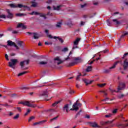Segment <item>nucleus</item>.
<instances>
[{
    "mask_svg": "<svg viewBox=\"0 0 128 128\" xmlns=\"http://www.w3.org/2000/svg\"><path fill=\"white\" fill-rule=\"evenodd\" d=\"M70 60H72V62L69 63L68 66H76V64H78V62H82V59H80V57L72 58Z\"/></svg>",
    "mask_w": 128,
    "mask_h": 128,
    "instance_id": "1",
    "label": "nucleus"
},
{
    "mask_svg": "<svg viewBox=\"0 0 128 128\" xmlns=\"http://www.w3.org/2000/svg\"><path fill=\"white\" fill-rule=\"evenodd\" d=\"M32 102H34L24 101L19 102L18 104H23V106H30V108H36V104H32Z\"/></svg>",
    "mask_w": 128,
    "mask_h": 128,
    "instance_id": "2",
    "label": "nucleus"
},
{
    "mask_svg": "<svg viewBox=\"0 0 128 128\" xmlns=\"http://www.w3.org/2000/svg\"><path fill=\"white\" fill-rule=\"evenodd\" d=\"M10 62H8V66L12 68H16V65L18 63L17 59H11Z\"/></svg>",
    "mask_w": 128,
    "mask_h": 128,
    "instance_id": "3",
    "label": "nucleus"
},
{
    "mask_svg": "<svg viewBox=\"0 0 128 128\" xmlns=\"http://www.w3.org/2000/svg\"><path fill=\"white\" fill-rule=\"evenodd\" d=\"M79 108H81V106H82V104L80 103H78V101L73 104L72 108L70 109V110H78Z\"/></svg>",
    "mask_w": 128,
    "mask_h": 128,
    "instance_id": "4",
    "label": "nucleus"
},
{
    "mask_svg": "<svg viewBox=\"0 0 128 128\" xmlns=\"http://www.w3.org/2000/svg\"><path fill=\"white\" fill-rule=\"evenodd\" d=\"M118 62H120L117 61L109 69L104 70V74H108V72H110L111 70H112V68H116V66L118 64Z\"/></svg>",
    "mask_w": 128,
    "mask_h": 128,
    "instance_id": "5",
    "label": "nucleus"
},
{
    "mask_svg": "<svg viewBox=\"0 0 128 128\" xmlns=\"http://www.w3.org/2000/svg\"><path fill=\"white\" fill-rule=\"evenodd\" d=\"M7 43H8V46H14L16 50H20V48H18V46L16 44V43H14V42H12V41H10L9 40L7 42Z\"/></svg>",
    "mask_w": 128,
    "mask_h": 128,
    "instance_id": "6",
    "label": "nucleus"
},
{
    "mask_svg": "<svg viewBox=\"0 0 128 128\" xmlns=\"http://www.w3.org/2000/svg\"><path fill=\"white\" fill-rule=\"evenodd\" d=\"M10 8H24L22 4H9Z\"/></svg>",
    "mask_w": 128,
    "mask_h": 128,
    "instance_id": "7",
    "label": "nucleus"
},
{
    "mask_svg": "<svg viewBox=\"0 0 128 128\" xmlns=\"http://www.w3.org/2000/svg\"><path fill=\"white\" fill-rule=\"evenodd\" d=\"M54 62L55 64H62V60H60V58L58 56H56L54 58Z\"/></svg>",
    "mask_w": 128,
    "mask_h": 128,
    "instance_id": "8",
    "label": "nucleus"
},
{
    "mask_svg": "<svg viewBox=\"0 0 128 128\" xmlns=\"http://www.w3.org/2000/svg\"><path fill=\"white\" fill-rule=\"evenodd\" d=\"M17 28H22V30H26V26L22 23H18L16 26Z\"/></svg>",
    "mask_w": 128,
    "mask_h": 128,
    "instance_id": "9",
    "label": "nucleus"
},
{
    "mask_svg": "<svg viewBox=\"0 0 128 128\" xmlns=\"http://www.w3.org/2000/svg\"><path fill=\"white\" fill-rule=\"evenodd\" d=\"M30 14H39L40 16H42V18H46V14L42 13H38V12H32V13Z\"/></svg>",
    "mask_w": 128,
    "mask_h": 128,
    "instance_id": "10",
    "label": "nucleus"
},
{
    "mask_svg": "<svg viewBox=\"0 0 128 128\" xmlns=\"http://www.w3.org/2000/svg\"><path fill=\"white\" fill-rule=\"evenodd\" d=\"M48 36L50 38H54V40H56V38H58L60 40V42H62H62H64V40L62 38H60V37H56V36L52 37V35H48Z\"/></svg>",
    "mask_w": 128,
    "mask_h": 128,
    "instance_id": "11",
    "label": "nucleus"
},
{
    "mask_svg": "<svg viewBox=\"0 0 128 128\" xmlns=\"http://www.w3.org/2000/svg\"><path fill=\"white\" fill-rule=\"evenodd\" d=\"M126 86V85L124 83H120L118 88V90H124Z\"/></svg>",
    "mask_w": 128,
    "mask_h": 128,
    "instance_id": "12",
    "label": "nucleus"
},
{
    "mask_svg": "<svg viewBox=\"0 0 128 128\" xmlns=\"http://www.w3.org/2000/svg\"><path fill=\"white\" fill-rule=\"evenodd\" d=\"M29 62H30L29 60H26L24 61L21 62H20V66H21L22 68L24 66V64H28Z\"/></svg>",
    "mask_w": 128,
    "mask_h": 128,
    "instance_id": "13",
    "label": "nucleus"
},
{
    "mask_svg": "<svg viewBox=\"0 0 128 128\" xmlns=\"http://www.w3.org/2000/svg\"><path fill=\"white\" fill-rule=\"evenodd\" d=\"M82 80L86 84V86H88V84H92V82H93L92 80L90 81L89 80L86 78L83 79Z\"/></svg>",
    "mask_w": 128,
    "mask_h": 128,
    "instance_id": "14",
    "label": "nucleus"
},
{
    "mask_svg": "<svg viewBox=\"0 0 128 128\" xmlns=\"http://www.w3.org/2000/svg\"><path fill=\"white\" fill-rule=\"evenodd\" d=\"M47 120H44L42 121H40L39 122H36L34 124V126H36V124H44V122H46Z\"/></svg>",
    "mask_w": 128,
    "mask_h": 128,
    "instance_id": "15",
    "label": "nucleus"
},
{
    "mask_svg": "<svg viewBox=\"0 0 128 128\" xmlns=\"http://www.w3.org/2000/svg\"><path fill=\"white\" fill-rule=\"evenodd\" d=\"M68 106H70V104H66V105H64L63 108L64 112H68Z\"/></svg>",
    "mask_w": 128,
    "mask_h": 128,
    "instance_id": "16",
    "label": "nucleus"
},
{
    "mask_svg": "<svg viewBox=\"0 0 128 128\" xmlns=\"http://www.w3.org/2000/svg\"><path fill=\"white\" fill-rule=\"evenodd\" d=\"M123 66H124V70H126V68H128V62H126V60L124 61V65H123Z\"/></svg>",
    "mask_w": 128,
    "mask_h": 128,
    "instance_id": "17",
    "label": "nucleus"
},
{
    "mask_svg": "<svg viewBox=\"0 0 128 128\" xmlns=\"http://www.w3.org/2000/svg\"><path fill=\"white\" fill-rule=\"evenodd\" d=\"M7 12L8 14L7 18H12L13 16L12 14V13H10V10H8Z\"/></svg>",
    "mask_w": 128,
    "mask_h": 128,
    "instance_id": "18",
    "label": "nucleus"
},
{
    "mask_svg": "<svg viewBox=\"0 0 128 128\" xmlns=\"http://www.w3.org/2000/svg\"><path fill=\"white\" fill-rule=\"evenodd\" d=\"M80 38H77L75 40L74 42V44H76V45H78V42H80Z\"/></svg>",
    "mask_w": 128,
    "mask_h": 128,
    "instance_id": "19",
    "label": "nucleus"
},
{
    "mask_svg": "<svg viewBox=\"0 0 128 128\" xmlns=\"http://www.w3.org/2000/svg\"><path fill=\"white\" fill-rule=\"evenodd\" d=\"M112 22H114V24H116V26H118V24H120V22L116 19H114L112 20Z\"/></svg>",
    "mask_w": 128,
    "mask_h": 128,
    "instance_id": "20",
    "label": "nucleus"
},
{
    "mask_svg": "<svg viewBox=\"0 0 128 128\" xmlns=\"http://www.w3.org/2000/svg\"><path fill=\"white\" fill-rule=\"evenodd\" d=\"M28 72L27 71H25L22 72H20L18 74V76H24V74H28Z\"/></svg>",
    "mask_w": 128,
    "mask_h": 128,
    "instance_id": "21",
    "label": "nucleus"
},
{
    "mask_svg": "<svg viewBox=\"0 0 128 128\" xmlns=\"http://www.w3.org/2000/svg\"><path fill=\"white\" fill-rule=\"evenodd\" d=\"M32 34H33L34 38L35 40L38 38L40 36H38V34L36 33H32Z\"/></svg>",
    "mask_w": 128,
    "mask_h": 128,
    "instance_id": "22",
    "label": "nucleus"
},
{
    "mask_svg": "<svg viewBox=\"0 0 128 128\" xmlns=\"http://www.w3.org/2000/svg\"><path fill=\"white\" fill-rule=\"evenodd\" d=\"M54 8V10H60V8H62V6H58L56 7V6H53Z\"/></svg>",
    "mask_w": 128,
    "mask_h": 128,
    "instance_id": "23",
    "label": "nucleus"
},
{
    "mask_svg": "<svg viewBox=\"0 0 128 128\" xmlns=\"http://www.w3.org/2000/svg\"><path fill=\"white\" fill-rule=\"evenodd\" d=\"M91 126L93 128H98V124H96V122L92 123Z\"/></svg>",
    "mask_w": 128,
    "mask_h": 128,
    "instance_id": "24",
    "label": "nucleus"
},
{
    "mask_svg": "<svg viewBox=\"0 0 128 128\" xmlns=\"http://www.w3.org/2000/svg\"><path fill=\"white\" fill-rule=\"evenodd\" d=\"M92 66H88L87 68L86 69V72H92Z\"/></svg>",
    "mask_w": 128,
    "mask_h": 128,
    "instance_id": "25",
    "label": "nucleus"
},
{
    "mask_svg": "<svg viewBox=\"0 0 128 128\" xmlns=\"http://www.w3.org/2000/svg\"><path fill=\"white\" fill-rule=\"evenodd\" d=\"M98 86H99V88H104V86H106V84L104 83L102 84H97Z\"/></svg>",
    "mask_w": 128,
    "mask_h": 128,
    "instance_id": "26",
    "label": "nucleus"
},
{
    "mask_svg": "<svg viewBox=\"0 0 128 128\" xmlns=\"http://www.w3.org/2000/svg\"><path fill=\"white\" fill-rule=\"evenodd\" d=\"M48 112H58V110L56 109H50L48 110Z\"/></svg>",
    "mask_w": 128,
    "mask_h": 128,
    "instance_id": "27",
    "label": "nucleus"
},
{
    "mask_svg": "<svg viewBox=\"0 0 128 128\" xmlns=\"http://www.w3.org/2000/svg\"><path fill=\"white\" fill-rule=\"evenodd\" d=\"M1 106H6V108H10V106H12V105H8V103L1 104Z\"/></svg>",
    "mask_w": 128,
    "mask_h": 128,
    "instance_id": "28",
    "label": "nucleus"
},
{
    "mask_svg": "<svg viewBox=\"0 0 128 128\" xmlns=\"http://www.w3.org/2000/svg\"><path fill=\"white\" fill-rule=\"evenodd\" d=\"M126 36H128V32H125L123 34H122L120 38H122Z\"/></svg>",
    "mask_w": 128,
    "mask_h": 128,
    "instance_id": "29",
    "label": "nucleus"
},
{
    "mask_svg": "<svg viewBox=\"0 0 128 128\" xmlns=\"http://www.w3.org/2000/svg\"><path fill=\"white\" fill-rule=\"evenodd\" d=\"M22 44H23V42L22 41L18 42V46H20V48L21 46H22Z\"/></svg>",
    "mask_w": 128,
    "mask_h": 128,
    "instance_id": "30",
    "label": "nucleus"
},
{
    "mask_svg": "<svg viewBox=\"0 0 128 128\" xmlns=\"http://www.w3.org/2000/svg\"><path fill=\"white\" fill-rule=\"evenodd\" d=\"M58 116L54 117V118H52V119H50V122H54V120H58Z\"/></svg>",
    "mask_w": 128,
    "mask_h": 128,
    "instance_id": "31",
    "label": "nucleus"
},
{
    "mask_svg": "<svg viewBox=\"0 0 128 128\" xmlns=\"http://www.w3.org/2000/svg\"><path fill=\"white\" fill-rule=\"evenodd\" d=\"M61 26H62V22H58L56 24V28H60Z\"/></svg>",
    "mask_w": 128,
    "mask_h": 128,
    "instance_id": "32",
    "label": "nucleus"
},
{
    "mask_svg": "<svg viewBox=\"0 0 128 128\" xmlns=\"http://www.w3.org/2000/svg\"><path fill=\"white\" fill-rule=\"evenodd\" d=\"M60 101H57L54 104H52V106H56L58 104H60Z\"/></svg>",
    "mask_w": 128,
    "mask_h": 128,
    "instance_id": "33",
    "label": "nucleus"
},
{
    "mask_svg": "<svg viewBox=\"0 0 128 128\" xmlns=\"http://www.w3.org/2000/svg\"><path fill=\"white\" fill-rule=\"evenodd\" d=\"M20 118V114H16L14 118H13L14 120H18Z\"/></svg>",
    "mask_w": 128,
    "mask_h": 128,
    "instance_id": "34",
    "label": "nucleus"
},
{
    "mask_svg": "<svg viewBox=\"0 0 128 128\" xmlns=\"http://www.w3.org/2000/svg\"><path fill=\"white\" fill-rule=\"evenodd\" d=\"M80 76H82V74H79L76 78V80H80Z\"/></svg>",
    "mask_w": 128,
    "mask_h": 128,
    "instance_id": "35",
    "label": "nucleus"
},
{
    "mask_svg": "<svg viewBox=\"0 0 128 128\" xmlns=\"http://www.w3.org/2000/svg\"><path fill=\"white\" fill-rule=\"evenodd\" d=\"M109 90H110V92H112V94L113 92H118V91H116V90H114L110 88Z\"/></svg>",
    "mask_w": 128,
    "mask_h": 128,
    "instance_id": "36",
    "label": "nucleus"
},
{
    "mask_svg": "<svg viewBox=\"0 0 128 128\" xmlns=\"http://www.w3.org/2000/svg\"><path fill=\"white\" fill-rule=\"evenodd\" d=\"M45 44H46V46H52V42H45Z\"/></svg>",
    "mask_w": 128,
    "mask_h": 128,
    "instance_id": "37",
    "label": "nucleus"
},
{
    "mask_svg": "<svg viewBox=\"0 0 128 128\" xmlns=\"http://www.w3.org/2000/svg\"><path fill=\"white\" fill-rule=\"evenodd\" d=\"M38 6V4L36 3L35 2H33L32 3V5L31 6H33L34 8H36V6Z\"/></svg>",
    "mask_w": 128,
    "mask_h": 128,
    "instance_id": "38",
    "label": "nucleus"
},
{
    "mask_svg": "<svg viewBox=\"0 0 128 128\" xmlns=\"http://www.w3.org/2000/svg\"><path fill=\"white\" fill-rule=\"evenodd\" d=\"M39 64H48V62L42 61V62H40Z\"/></svg>",
    "mask_w": 128,
    "mask_h": 128,
    "instance_id": "39",
    "label": "nucleus"
},
{
    "mask_svg": "<svg viewBox=\"0 0 128 128\" xmlns=\"http://www.w3.org/2000/svg\"><path fill=\"white\" fill-rule=\"evenodd\" d=\"M16 16H26V14H24L19 13V14H16Z\"/></svg>",
    "mask_w": 128,
    "mask_h": 128,
    "instance_id": "40",
    "label": "nucleus"
},
{
    "mask_svg": "<svg viewBox=\"0 0 128 128\" xmlns=\"http://www.w3.org/2000/svg\"><path fill=\"white\" fill-rule=\"evenodd\" d=\"M34 116H32L31 117H30V118L28 119V122H31L32 120H34Z\"/></svg>",
    "mask_w": 128,
    "mask_h": 128,
    "instance_id": "41",
    "label": "nucleus"
},
{
    "mask_svg": "<svg viewBox=\"0 0 128 128\" xmlns=\"http://www.w3.org/2000/svg\"><path fill=\"white\" fill-rule=\"evenodd\" d=\"M6 16L4 14H0V18H6Z\"/></svg>",
    "mask_w": 128,
    "mask_h": 128,
    "instance_id": "42",
    "label": "nucleus"
},
{
    "mask_svg": "<svg viewBox=\"0 0 128 128\" xmlns=\"http://www.w3.org/2000/svg\"><path fill=\"white\" fill-rule=\"evenodd\" d=\"M106 22L108 26H112V23L110 22V20H107Z\"/></svg>",
    "mask_w": 128,
    "mask_h": 128,
    "instance_id": "43",
    "label": "nucleus"
},
{
    "mask_svg": "<svg viewBox=\"0 0 128 128\" xmlns=\"http://www.w3.org/2000/svg\"><path fill=\"white\" fill-rule=\"evenodd\" d=\"M67 26H72V21H70V22L67 23Z\"/></svg>",
    "mask_w": 128,
    "mask_h": 128,
    "instance_id": "44",
    "label": "nucleus"
},
{
    "mask_svg": "<svg viewBox=\"0 0 128 128\" xmlns=\"http://www.w3.org/2000/svg\"><path fill=\"white\" fill-rule=\"evenodd\" d=\"M78 45L77 44H73V47H72V50H75V48H78Z\"/></svg>",
    "mask_w": 128,
    "mask_h": 128,
    "instance_id": "45",
    "label": "nucleus"
},
{
    "mask_svg": "<svg viewBox=\"0 0 128 128\" xmlns=\"http://www.w3.org/2000/svg\"><path fill=\"white\" fill-rule=\"evenodd\" d=\"M68 48H64V49L62 50V52H68Z\"/></svg>",
    "mask_w": 128,
    "mask_h": 128,
    "instance_id": "46",
    "label": "nucleus"
},
{
    "mask_svg": "<svg viewBox=\"0 0 128 128\" xmlns=\"http://www.w3.org/2000/svg\"><path fill=\"white\" fill-rule=\"evenodd\" d=\"M5 58L6 60H10V59H8V54H5Z\"/></svg>",
    "mask_w": 128,
    "mask_h": 128,
    "instance_id": "47",
    "label": "nucleus"
},
{
    "mask_svg": "<svg viewBox=\"0 0 128 128\" xmlns=\"http://www.w3.org/2000/svg\"><path fill=\"white\" fill-rule=\"evenodd\" d=\"M112 114H108L105 116V118H110Z\"/></svg>",
    "mask_w": 128,
    "mask_h": 128,
    "instance_id": "48",
    "label": "nucleus"
},
{
    "mask_svg": "<svg viewBox=\"0 0 128 128\" xmlns=\"http://www.w3.org/2000/svg\"><path fill=\"white\" fill-rule=\"evenodd\" d=\"M116 112H118V109H114V110L112 111V113H113V114H116Z\"/></svg>",
    "mask_w": 128,
    "mask_h": 128,
    "instance_id": "49",
    "label": "nucleus"
},
{
    "mask_svg": "<svg viewBox=\"0 0 128 128\" xmlns=\"http://www.w3.org/2000/svg\"><path fill=\"white\" fill-rule=\"evenodd\" d=\"M85 118H90V115L86 114V115Z\"/></svg>",
    "mask_w": 128,
    "mask_h": 128,
    "instance_id": "50",
    "label": "nucleus"
},
{
    "mask_svg": "<svg viewBox=\"0 0 128 128\" xmlns=\"http://www.w3.org/2000/svg\"><path fill=\"white\" fill-rule=\"evenodd\" d=\"M10 56H16V54H14V53H11V54H10Z\"/></svg>",
    "mask_w": 128,
    "mask_h": 128,
    "instance_id": "51",
    "label": "nucleus"
},
{
    "mask_svg": "<svg viewBox=\"0 0 128 128\" xmlns=\"http://www.w3.org/2000/svg\"><path fill=\"white\" fill-rule=\"evenodd\" d=\"M17 110H18L19 112H22V109H21L20 108V107H18V108H17Z\"/></svg>",
    "mask_w": 128,
    "mask_h": 128,
    "instance_id": "52",
    "label": "nucleus"
},
{
    "mask_svg": "<svg viewBox=\"0 0 128 128\" xmlns=\"http://www.w3.org/2000/svg\"><path fill=\"white\" fill-rule=\"evenodd\" d=\"M96 60H94L92 61H91L90 62H88L89 64H94V62Z\"/></svg>",
    "mask_w": 128,
    "mask_h": 128,
    "instance_id": "53",
    "label": "nucleus"
},
{
    "mask_svg": "<svg viewBox=\"0 0 128 128\" xmlns=\"http://www.w3.org/2000/svg\"><path fill=\"white\" fill-rule=\"evenodd\" d=\"M108 100V98H106L104 100H102V102H106V100Z\"/></svg>",
    "mask_w": 128,
    "mask_h": 128,
    "instance_id": "54",
    "label": "nucleus"
},
{
    "mask_svg": "<svg viewBox=\"0 0 128 128\" xmlns=\"http://www.w3.org/2000/svg\"><path fill=\"white\" fill-rule=\"evenodd\" d=\"M47 16H52V14H50V12H48V14H47Z\"/></svg>",
    "mask_w": 128,
    "mask_h": 128,
    "instance_id": "55",
    "label": "nucleus"
},
{
    "mask_svg": "<svg viewBox=\"0 0 128 128\" xmlns=\"http://www.w3.org/2000/svg\"><path fill=\"white\" fill-rule=\"evenodd\" d=\"M48 4H52V0H48V1L47 2Z\"/></svg>",
    "mask_w": 128,
    "mask_h": 128,
    "instance_id": "56",
    "label": "nucleus"
},
{
    "mask_svg": "<svg viewBox=\"0 0 128 128\" xmlns=\"http://www.w3.org/2000/svg\"><path fill=\"white\" fill-rule=\"evenodd\" d=\"M80 24H81V26H84V22L82 21L81 23H80Z\"/></svg>",
    "mask_w": 128,
    "mask_h": 128,
    "instance_id": "57",
    "label": "nucleus"
},
{
    "mask_svg": "<svg viewBox=\"0 0 128 128\" xmlns=\"http://www.w3.org/2000/svg\"><path fill=\"white\" fill-rule=\"evenodd\" d=\"M42 96H48V92H46L44 94H42Z\"/></svg>",
    "mask_w": 128,
    "mask_h": 128,
    "instance_id": "58",
    "label": "nucleus"
},
{
    "mask_svg": "<svg viewBox=\"0 0 128 128\" xmlns=\"http://www.w3.org/2000/svg\"><path fill=\"white\" fill-rule=\"evenodd\" d=\"M27 112H28V114H30V110L28 109V110H27Z\"/></svg>",
    "mask_w": 128,
    "mask_h": 128,
    "instance_id": "59",
    "label": "nucleus"
},
{
    "mask_svg": "<svg viewBox=\"0 0 128 128\" xmlns=\"http://www.w3.org/2000/svg\"><path fill=\"white\" fill-rule=\"evenodd\" d=\"M86 4H83V5H81V8H84V6H86Z\"/></svg>",
    "mask_w": 128,
    "mask_h": 128,
    "instance_id": "60",
    "label": "nucleus"
},
{
    "mask_svg": "<svg viewBox=\"0 0 128 128\" xmlns=\"http://www.w3.org/2000/svg\"><path fill=\"white\" fill-rule=\"evenodd\" d=\"M45 32H46V34H48V30H45Z\"/></svg>",
    "mask_w": 128,
    "mask_h": 128,
    "instance_id": "61",
    "label": "nucleus"
},
{
    "mask_svg": "<svg viewBox=\"0 0 128 128\" xmlns=\"http://www.w3.org/2000/svg\"><path fill=\"white\" fill-rule=\"evenodd\" d=\"M12 34H18V31H13Z\"/></svg>",
    "mask_w": 128,
    "mask_h": 128,
    "instance_id": "62",
    "label": "nucleus"
},
{
    "mask_svg": "<svg viewBox=\"0 0 128 128\" xmlns=\"http://www.w3.org/2000/svg\"><path fill=\"white\" fill-rule=\"evenodd\" d=\"M14 114V113L12 112H10V116H12Z\"/></svg>",
    "mask_w": 128,
    "mask_h": 128,
    "instance_id": "63",
    "label": "nucleus"
},
{
    "mask_svg": "<svg viewBox=\"0 0 128 128\" xmlns=\"http://www.w3.org/2000/svg\"><path fill=\"white\" fill-rule=\"evenodd\" d=\"M83 18H88V15H84Z\"/></svg>",
    "mask_w": 128,
    "mask_h": 128,
    "instance_id": "64",
    "label": "nucleus"
}]
</instances>
